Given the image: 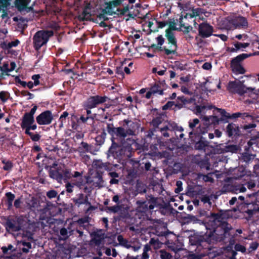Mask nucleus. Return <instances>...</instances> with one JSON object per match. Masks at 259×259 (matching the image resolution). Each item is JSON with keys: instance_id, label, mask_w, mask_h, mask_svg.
I'll list each match as a JSON object with an SVG mask.
<instances>
[{"instance_id": "1", "label": "nucleus", "mask_w": 259, "mask_h": 259, "mask_svg": "<svg viewBox=\"0 0 259 259\" xmlns=\"http://www.w3.org/2000/svg\"><path fill=\"white\" fill-rule=\"evenodd\" d=\"M125 0H88L83 12L78 16L79 20L84 21L91 18L92 15H96L100 20L107 19V15H126L129 11V7L119 8V6Z\"/></svg>"}, {"instance_id": "2", "label": "nucleus", "mask_w": 259, "mask_h": 259, "mask_svg": "<svg viewBox=\"0 0 259 259\" xmlns=\"http://www.w3.org/2000/svg\"><path fill=\"white\" fill-rule=\"evenodd\" d=\"M225 25L227 29L236 28H246L248 22L246 19L241 16L228 17L225 21Z\"/></svg>"}, {"instance_id": "3", "label": "nucleus", "mask_w": 259, "mask_h": 259, "mask_svg": "<svg viewBox=\"0 0 259 259\" xmlns=\"http://www.w3.org/2000/svg\"><path fill=\"white\" fill-rule=\"evenodd\" d=\"M227 89L231 93H237L240 95L252 92L254 90L253 88L246 87L243 84V82L240 80L229 82L227 86Z\"/></svg>"}, {"instance_id": "4", "label": "nucleus", "mask_w": 259, "mask_h": 259, "mask_svg": "<svg viewBox=\"0 0 259 259\" xmlns=\"http://www.w3.org/2000/svg\"><path fill=\"white\" fill-rule=\"evenodd\" d=\"M53 35L52 31H39L35 33L33 37L34 46L38 50L44 45L46 44L49 38Z\"/></svg>"}, {"instance_id": "5", "label": "nucleus", "mask_w": 259, "mask_h": 259, "mask_svg": "<svg viewBox=\"0 0 259 259\" xmlns=\"http://www.w3.org/2000/svg\"><path fill=\"white\" fill-rule=\"evenodd\" d=\"M34 123V117H31L29 115L24 114L21 124V127L25 130L30 131V130H35L37 125Z\"/></svg>"}, {"instance_id": "6", "label": "nucleus", "mask_w": 259, "mask_h": 259, "mask_svg": "<svg viewBox=\"0 0 259 259\" xmlns=\"http://www.w3.org/2000/svg\"><path fill=\"white\" fill-rule=\"evenodd\" d=\"M167 39L169 43L171 44L170 49H165V52L167 55L175 53L176 48V40L175 37L174 32L170 30H166V35Z\"/></svg>"}, {"instance_id": "7", "label": "nucleus", "mask_w": 259, "mask_h": 259, "mask_svg": "<svg viewBox=\"0 0 259 259\" xmlns=\"http://www.w3.org/2000/svg\"><path fill=\"white\" fill-rule=\"evenodd\" d=\"M36 120L39 125H48L51 123L53 115L50 111H46L37 116Z\"/></svg>"}, {"instance_id": "8", "label": "nucleus", "mask_w": 259, "mask_h": 259, "mask_svg": "<svg viewBox=\"0 0 259 259\" xmlns=\"http://www.w3.org/2000/svg\"><path fill=\"white\" fill-rule=\"evenodd\" d=\"M106 101V98L99 96L91 97L89 98L86 102L87 108L92 109L96 107L97 105L102 104Z\"/></svg>"}, {"instance_id": "9", "label": "nucleus", "mask_w": 259, "mask_h": 259, "mask_svg": "<svg viewBox=\"0 0 259 259\" xmlns=\"http://www.w3.org/2000/svg\"><path fill=\"white\" fill-rule=\"evenodd\" d=\"M199 33L203 37H208L212 35V27L208 24L202 23L199 26Z\"/></svg>"}, {"instance_id": "10", "label": "nucleus", "mask_w": 259, "mask_h": 259, "mask_svg": "<svg viewBox=\"0 0 259 259\" xmlns=\"http://www.w3.org/2000/svg\"><path fill=\"white\" fill-rule=\"evenodd\" d=\"M250 45L249 42H241L235 41L233 44V47L229 48L228 50L230 52H237L239 51H243L245 49L248 47Z\"/></svg>"}, {"instance_id": "11", "label": "nucleus", "mask_w": 259, "mask_h": 259, "mask_svg": "<svg viewBox=\"0 0 259 259\" xmlns=\"http://www.w3.org/2000/svg\"><path fill=\"white\" fill-rule=\"evenodd\" d=\"M231 67L233 71L236 74H243L245 72V69L240 64V62L233 59L231 62Z\"/></svg>"}, {"instance_id": "12", "label": "nucleus", "mask_w": 259, "mask_h": 259, "mask_svg": "<svg viewBox=\"0 0 259 259\" xmlns=\"http://www.w3.org/2000/svg\"><path fill=\"white\" fill-rule=\"evenodd\" d=\"M7 230L12 233L17 232L20 230V226L15 221L8 220L6 224Z\"/></svg>"}, {"instance_id": "13", "label": "nucleus", "mask_w": 259, "mask_h": 259, "mask_svg": "<svg viewBox=\"0 0 259 259\" xmlns=\"http://www.w3.org/2000/svg\"><path fill=\"white\" fill-rule=\"evenodd\" d=\"M17 245L18 248L24 253H28L31 248V243L24 241H18Z\"/></svg>"}, {"instance_id": "14", "label": "nucleus", "mask_w": 259, "mask_h": 259, "mask_svg": "<svg viewBox=\"0 0 259 259\" xmlns=\"http://www.w3.org/2000/svg\"><path fill=\"white\" fill-rule=\"evenodd\" d=\"M50 177L58 181H61L63 179V175L58 170L52 168L50 170Z\"/></svg>"}, {"instance_id": "15", "label": "nucleus", "mask_w": 259, "mask_h": 259, "mask_svg": "<svg viewBox=\"0 0 259 259\" xmlns=\"http://www.w3.org/2000/svg\"><path fill=\"white\" fill-rule=\"evenodd\" d=\"M73 201L75 204L79 206L81 204L87 203L88 202V198L85 197L83 194H80L77 198L73 199Z\"/></svg>"}, {"instance_id": "16", "label": "nucleus", "mask_w": 259, "mask_h": 259, "mask_svg": "<svg viewBox=\"0 0 259 259\" xmlns=\"http://www.w3.org/2000/svg\"><path fill=\"white\" fill-rule=\"evenodd\" d=\"M114 132L117 135L122 137H125L127 134L132 135L133 132L130 131L129 133H127L122 127H118L114 128Z\"/></svg>"}, {"instance_id": "17", "label": "nucleus", "mask_w": 259, "mask_h": 259, "mask_svg": "<svg viewBox=\"0 0 259 259\" xmlns=\"http://www.w3.org/2000/svg\"><path fill=\"white\" fill-rule=\"evenodd\" d=\"M203 13L202 9L200 8H196L191 10L188 15L191 17H196L197 16L200 17Z\"/></svg>"}, {"instance_id": "18", "label": "nucleus", "mask_w": 259, "mask_h": 259, "mask_svg": "<svg viewBox=\"0 0 259 259\" xmlns=\"http://www.w3.org/2000/svg\"><path fill=\"white\" fill-rule=\"evenodd\" d=\"M90 149V145L85 142H81L80 145L78 148V150L80 152H88Z\"/></svg>"}, {"instance_id": "19", "label": "nucleus", "mask_w": 259, "mask_h": 259, "mask_svg": "<svg viewBox=\"0 0 259 259\" xmlns=\"http://www.w3.org/2000/svg\"><path fill=\"white\" fill-rule=\"evenodd\" d=\"M206 107L204 106H197L195 109V113L198 116H202L205 113Z\"/></svg>"}, {"instance_id": "20", "label": "nucleus", "mask_w": 259, "mask_h": 259, "mask_svg": "<svg viewBox=\"0 0 259 259\" xmlns=\"http://www.w3.org/2000/svg\"><path fill=\"white\" fill-rule=\"evenodd\" d=\"M236 126L232 123L229 124L227 126V132L229 137L232 136L235 131Z\"/></svg>"}, {"instance_id": "21", "label": "nucleus", "mask_w": 259, "mask_h": 259, "mask_svg": "<svg viewBox=\"0 0 259 259\" xmlns=\"http://www.w3.org/2000/svg\"><path fill=\"white\" fill-rule=\"evenodd\" d=\"M25 133L29 135L30 137L31 140L33 141H38L40 139V136L39 134H33L30 132V131L28 130L25 131Z\"/></svg>"}, {"instance_id": "22", "label": "nucleus", "mask_w": 259, "mask_h": 259, "mask_svg": "<svg viewBox=\"0 0 259 259\" xmlns=\"http://www.w3.org/2000/svg\"><path fill=\"white\" fill-rule=\"evenodd\" d=\"M81 176H82V174L79 172H78V171H75L74 174L72 175V177H74V178L79 177V181H78V182H77L75 184L76 185L79 186V187L82 185V184L83 182V180L82 179Z\"/></svg>"}, {"instance_id": "23", "label": "nucleus", "mask_w": 259, "mask_h": 259, "mask_svg": "<svg viewBox=\"0 0 259 259\" xmlns=\"http://www.w3.org/2000/svg\"><path fill=\"white\" fill-rule=\"evenodd\" d=\"M208 142L206 141H200L196 144V148L198 149H204L208 146Z\"/></svg>"}, {"instance_id": "24", "label": "nucleus", "mask_w": 259, "mask_h": 259, "mask_svg": "<svg viewBox=\"0 0 259 259\" xmlns=\"http://www.w3.org/2000/svg\"><path fill=\"white\" fill-rule=\"evenodd\" d=\"M149 243L154 249H157L161 247V244L157 239L152 238L151 239Z\"/></svg>"}, {"instance_id": "25", "label": "nucleus", "mask_w": 259, "mask_h": 259, "mask_svg": "<svg viewBox=\"0 0 259 259\" xmlns=\"http://www.w3.org/2000/svg\"><path fill=\"white\" fill-rule=\"evenodd\" d=\"M68 115V113L67 112L65 111L63 113V114L60 116L59 121L60 122L59 127H62L63 126V122L65 121V118L67 117Z\"/></svg>"}, {"instance_id": "26", "label": "nucleus", "mask_w": 259, "mask_h": 259, "mask_svg": "<svg viewBox=\"0 0 259 259\" xmlns=\"http://www.w3.org/2000/svg\"><path fill=\"white\" fill-rule=\"evenodd\" d=\"M118 240L120 243H122L123 245L127 248H131L132 245L129 242L126 240H124L122 236H118Z\"/></svg>"}, {"instance_id": "27", "label": "nucleus", "mask_w": 259, "mask_h": 259, "mask_svg": "<svg viewBox=\"0 0 259 259\" xmlns=\"http://www.w3.org/2000/svg\"><path fill=\"white\" fill-rule=\"evenodd\" d=\"M9 97V94L6 91H2L0 92V99L3 102H6Z\"/></svg>"}, {"instance_id": "28", "label": "nucleus", "mask_w": 259, "mask_h": 259, "mask_svg": "<svg viewBox=\"0 0 259 259\" xmlns=\"http://www.w3.org/2000/svg\"><path fill=\"white\" fill-rule=\"evenodd\" d=\"M160 256L162 259H170L171 257V255L163 250L160 251Z\"/></svg>"}, {"instance_id": "29", "label": "nucleus", "mask_w": 259, "mask_h": 259, "mask_svg": "<svg viewBox=\"0 0 259 259\" xmlns=\"http://www.w3.org/2000/svg\"><path fill=\"white\" fill-rule=\"evenodd\" d=\"M251 56V55H250V54H242L241 55H238V56H237L236 58H235L234 59L239 61V62H241V61H242L243 60L249 57H250Z\"/></svg>"}, {"instance_id": "30", "label": "nucleus", "mask_w": 259, "mask_h": 259, "mask_svg": "<svg viewBox=\"0 0 259 259\" xmlns=\"http://www.w3.org/2000/svg\"><path fill=\"white\" fill-rule=\"evenodd\" d=\"M6 196L7 197L9 205V206H11L12 205L13 201L15 198V195L9 192L6 194Z\"/></svg>"}, {"instance_id": "31", "label": "nucleus", "mask_w": 259, "mask_h": 259, "mask_svg": "<svg viewBox=\"0 0 259 259\" xmlns=\"http://www.w3.org/2000/svg\"><path fill=\"white\" fill-rule=\"evenodd\" d=\"M199 122V119L195 118L189 121V126L191 129H193Z\"/></svg>"}, {"instance_id": "32", "label": "nucleus", "mask_w": 259, "mask_h": 259, "mask_svg": "<svg viewBox=\"0 0 259 259\" xmlns=\"http://www.w3.org/2000/svg\"><path fill=\"white\" fill-rule=\"evenodd\" d=\"M180 29L184 33H188L192 30V27L190 25L185 26V25H181Z\"/></svg>"}, {"instance_id": "33", "label": "nucleus", "mask_w": 259, "mask_h": 259, "mask_svg": "<svg viewBox=\"0 0 259 259\" xmlns=\"http://www.w3.org/2000/svg\"><path fill=\"white\" fill-rule=\"evenodd\" d=\"M3 163L4 164L3 166V168L5 170H10L13 166L12 163L9 161H3Z\"/></svg>"}, {"instance_id": "34", "label": "nucleus", "mask_w": 259, "mask_h": 259, "mask_svg": "<svg viewBox=\"0 0 259 259\" xmlns=\"http://www.w3.org/2000/svg\"><path fill=\"white\" fill-rule=\"evenodd\" d=\"M155 23H157V21H156L154 19H152L151 20L146 22L145 24L149 28L150 30H152L154 29L153 25Z\"/></svg>"}, {"instance_id": "35", "label": "nucleus", "mask_w": 259, "mask_h": 259, "mask_svg": "<svg viewBox=\"0 0 259 259\" xmlns=\"http://www.w3.org/2000/svg\"><path fill=\"white\" fill-rule=\"evenodd\" d=\"M62 175L63 179H68L72 177V174H71L70 171L66 169L63 170V174Z\"/></svg>"}, {"instance_id": "36", "label": "nucleus", "mask_w": 259, "mask_h": 259, "mask_svg": "<svg viewBox=\"0 0 259 259\" xmlns=\"http://www.w3.org/2000/svg\"><path fill=\"white\" fill-rule=\"evenodd\" d=\"M235 249L236 251H241L242 252H244L246 251L245 247L244 246L240 245L239 244H237L235 245Z\"/></svg>"}, {"instance_id": "37", "label": "nucleus", "mask_w": 259, "mask_h": 259, "mask_svg": "<svg viewBox=\"0 0 259 259\" xmlns=\"http://www.w3.org/2000/svg\"><path fill=\"white\" fill-rule=\"evenodd\" d=\"M57 193L55 190H51L47 192V195L50 198H53L56 197Z\"/></svg>"}, {"instance_id": "38", "label": "nucleus", "mask_w": 259, "mask_h": 259, "mask_svg": "<svg viewBox=\"0 0 259 259\" xmlns=\"http://www.w3.org/2000/svg\"><path fill=\"white\" fill-rule=\"evenodd\" d=\"M1 70L5 73L11 72L10 68L9 67V64L7 63H5L3 64V65L1 67Z\"/></svg>"}, {"instance_id": "39", "label": "nucleus", "mask_w": 259, "mask_h": 259, "mask_svg": "<svg viewBox=\"0 0 259 259\" xmlns=\"http://www.w3.org/2000/svg\"><path fill=\"white\" fill-rule=\"evenodd\" d=\"M39 78L40 76L38 74L34 75L32 76V79L34 80V84L35 86H37L39 84Z\"/></svg>"}, {"instance_id": "40", "label": "nucleus", "mask_w": 259, "mask_h": 259, "mask_svg": "<svg viewBox=\"0 0 259 259\" xmlns=\"http://www.w3.org/2000/svg\"><path fill=\"white\" fill-rule=\"evenodd\" d=\"M60 234L62 236L63 239H65L68 237V231L65 228L60 230Z\"/></svg>"}, {"instance_id": "41", "label": "nucleus", "mask_w": 259, "mask_h": 259, "mask_svg": "<svg viewBox=\"0 0 259 259\" xmlns=\"http://www.w3.org/2000/svg\"><path fill=\"white\" fill-rule=\"evenodd\" d=\"M108 209L110 211L116 212L120 209V207L119 206L116 205L112 207H109L108 208Z\"/></svg>"}, {"instance_id": "42", "label": "nucleus", "mask_w": 259, "mask_h": 259, "mask_svg": "<svg viewBox=\"0 0 259 259\" xmlns=\"http://www.w3.org/2000/svg\"><path fill=\"white\" fill-rule=\"evenodd\" d=\"M20 41L16 39V40H15L14 41H12L10 42H9L8 45V47L9 48H12V47H16L18 45V44H19Z\"/></svg>"}, {"instance_id": "43", "label": "nucleus", "mask_w": 259, "mask_h": 259, "mask_svg": "<svg viewBox=\"0 0 259 259\" xmlns=\"http://www.w3.org/2000/svg\"><path fill=\"white\" fill-rule=\"evenodd\" d=\"M20 3L23 7L26 6L28 3V0H16V5H19Z\"/></svg>"}, {"instance_id": "44", "label": "nucleus", "mask_w": 259, "mask_h": 259, "mask_svg": "<svg viewBox=\"0 0 259 259\" xmlns=\"http://www.w3.org/2000/svg\"><path fill=\"white\" fill-rule=\"evenodd\" d=\"M150 90H153L155 92H154V94H158L159 95H162L163 94V91L162 90H158L157 89V86L156 85H154L153 86L151 89Z\"/></svg>"}, {"instance_id": "45", "label": "nucleus", "mask_w": 259, "mask_h": 259, "mask_svg": "<svg viewBox=\"0 0 259 259\" xmlns=\"http://www.w3.org/2000/svg\"><path fill=\"white\" fill-rule=\"evenodd\" d=\"M37 109V107L36 106H34L30 110L29 113H26L25 114L27 115H29V116L31 117H33L34 114H35Z\"/></svg>"}, {"instance_id": "46", "label": "nucleus", "mask_w": 259, "mask_h": 259, "mask_svg": "<svg viewBox=\"0 0 259 259\" xmlns=\"http://www.w3.org/2000/svg\"><path fill=\"white\" fill-rule=\"evenodd\" d=\"M164 38L162 35H159L157 37V41L158 45H162L164 43Z\"/></svg>"}, {"instance_id": "47", "label": "nucleus", "mask_w": 259, "mask_h": 259, "mask_svg": "<svg viewBox=\"0 0 259 259\" xmlns=\"http://www.w3.org/2000/svg\"><path fill=\"white\" fill-rule=\"evenodd\" d=\"M177 185L178 186V188L176 190V192L178 193L182 191V183L181 181H178L177 182Z\"/></svg>"}, {"instance_id": "48", "label": "nucleus", "mask_w": 259, "mask_h": 259, "mask_svg": "<svg viewBox=\"0 0 259 259\" xmlns=\"http://www.w3.org/2000/svg\"><path fill=\"white\" fill-rule=\"evenodd\" d=\"M202 68L205 70H209L211 68V65L210 63L206 62L202 65Z\"/></svg>"}, {"instance_id": "49", "label": "nucleus", "mask_w": 259, "mask_h": 259, "mask_svg": "<svg viewBox=\"0 0 259 259\" xmlns=\"http://www.w3.org/2000/svg\"><path fill=\"white\" fill-rule=\"evenodd\" d=\"M167 30L173 31L174 30H177L176 24L174 22L170 23L169 26V28Z\"/></svg>"}, {"instance_id": "50", "label": "nucleus", "mask_w": 259, "mask_h": 259, "mask_svg": "<svg viewBox=\"0 0 259 259\" xmlns=\"http://www.w3.org/2000/svg\"><path fill=\"white\" fill-rule=\"evenodd\" d=\"M0 3L4 7H7L10 5L9 0H0Z\"/></svg>"}, {"instance_id": "51", "label": "nucleus", "mask_w": 259, "mask_h": 259, "mask_svg": "<svg viewBox=\"0 0 259 259\" xmlns=\"http://www.w3.org/2000/svg\"><path fill=\"white\" fill-rule=\"evenodd\" d=\"M181 90L184 94H190V92L189 91L188 89L185 86H182L181 88Z\"/></svg>"}, {"instance_id": "52", "label": "nucleus", "mask_w": 259, "mask_h": 259, "mask_svg": "<svg viewBox=\"0 0 259 259\" xmlns=\"http://www.w3.org/2000/svg\"><path fill=\"white\" fill-rule=\"evenodd\" d=\"M215 35L219 37L224 41H226L228 39V37L225 34H215Z\"/></svg>"}, {"instance_id": "53", "label": "nucleus", "mask_w": 259, "mask_h": 259, "mask_svg": "<svg viewBox=\"0 0 259 259\" xmlns=\"http://www.w3.org/2000/svg\"><path fill=\"white\" fill-rule=\"evenodd\" d=\"M256 126L255 124L254 123H250L248 124L247 125H245L244 126V129L245 130H248L251 128H254Z\"/></svg>"}, {"instance_id": "54", "label": "nucleus", "mask_w": 259, "mask_h": 259, "mask_svg": "<svg viewBox=\"0 0 259 259\" xmlns=\"http://www.w3.org/2000/svg\"><path fill=\"white\" fill-rule=\"evenodd\" d=\"M21 200L20 199H16L15 202H14V206L16 207V208H19L20 207V205H21Z\"/></svg>"}, {"instance_id": "55", "label": "nucleus", "mask_w": 259, "mask_h": 259, "mask_svg": "<svg viewBox=\"0 0 259 259\" xmlns=\"http://www.w3.org/2000/svg\"><path fill=\"white\" fill-rule=\"evenodd\" d=\"M154 92H155L153 90H150L146 93L145 96L146 98L147 99L150 98L151 96L154 94Z\"/></svg>"}, {"instance_id": "56", "label": "nucleus", "mask_w": 259, "mask_h": 259, "mask_svg": "<svg viewBox=\"0 0 259 259\" xmlns=\"http://www.w3.org/2000/svg\"><path fill=\"white\" fill-rule=\"evenodd\" d=\"M258 246V244L256 242H252L250 245V248L252 250H255L257 249V247Z\"/></svg>"}, {"instance_id": "57", "label": "nucleus", "mask_w": 259, "mask_h": 259, "mask_svg": "<svg viewBox=\"0 0 259 259\" xmlns=\"http://www.w3.org/2000/svg\"><path fill=\"white\" fill-rule=\"evenodd\" d=\"M203 180L205 182H213L212 178H211L209 175L204 176L203 177Z\"/></svg>"}, {"instance_id": "58", "label": "nucleus", "mask_w": 259, "mask_h": 259, "mask_svg": "<svg viewBox=\"0 0 259 259\" xmlns=\"http://www.w3.org/2000/svg\"><path fill=\"white\" fill-rule=\"evenodd\" d=\"M72 188L73 186L71 184L68 183L66 185L67 191L68 192H72L73 191Z\"/></svg>"}, {"instance_id": "59", "label": "nucleus", "mask_w": 259, "mask_h": 259, "mask_svg": "<svg viewBox=\"0 0 259 259\" xmlns=\"http://www.w3.org/2000/svg\"><path fill=\"white\" fill-rule=\"evenodd\" d=\"M236 38L238 39H241L242 38H246L247 35L246 34H238L236 35Z\"/></svg>"}, {"instance_id": "60", "label": "nucleus", "mask_w": 259, "mask_h": 259, "mask_svg": "<svg viewBox=\"0 0 259 259\" xmlns=\"http://www.w3.org/2000/svg\"><path fill=\"white\" fill-rule=\"evenodd\" d=\"M156 23L158 25V27H159V28H162L166 25L165 23L164 22H158L157 21V23Z\"/></svg>"}, {"instance_id": "61", "label": "nucleus", "mask_w": 259, "mask_h": 259, "mask_svg": "<svg viewBox=\"0 0 259 259\" xmlns=\"http://www.w3.org/2000/svg\"><path fill=\"white\" fill-rule=\"evenodd\" d=\"M216 137L220 138L222 136V133L218 130H216L214 131Z\"/></svg>"}, {"instance_id": "62", "label": "nucleus", "mask_w": 259, "mask_h": 259, "mask_svg": "<svg viewBox=\"0 0 259 259\" xmlns=\"http://www.w3.org/2000/svg\"><path fill=\"white\" fill-rule=\"evenodd\" d=\"M27 86L29 89H32L34 85V82L29 81L27 83Z\"/></svg>"}, {"instance_id": "63", "label": "nucleus", "mask_w": 259, "mask_h": 259, "mask_svg": "<svg viewBox=\"0 0 259 259\" xmlns=\"http://www.w3.org/2000/svg\"><path fill=\"white\" fill-rule=\"evenodd\" d=\"M16 67V64L14 62H11L10 64V71H12L15 69Z\"/></svg>"}, {"instance_id": "64", "label": "nucleus", "mask_w": 259, "mask_h": 259, "mask_svg": "<svg viewBox=\"0 0 259 259\" xmlns=\"http://www.w3.org/2000/svg\"><path fill=\"white\" fill-rule=\"evenodd\" d=\"M150 250V245H148V244H146L144 246V251L145 252H148V251H149Z\"/></svg>"}]
</instances>
